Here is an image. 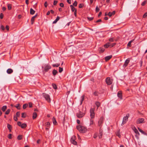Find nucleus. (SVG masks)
<instances>
[{"label":"nucleus","instance_id":"obj_39","mask_svg":"<svg viewBox=\"0 0 147 147\" xmlns=\"http://www.w3.org/2000/svg\"><path fill=\"white\" fill-rule=\"evenodd\" d=\"M81 100L80 105H82V104L83 101L84 100V95L82 96H81Z\"/></svg>","mask_w":147,"mask_h":147},{"label":"nucleus","instance_id":"obj_12","mask_svg":"<svg viewBox=\"0 0 147 147\" xmlns=\"http://www.w3.org/2000/svg\"><path fill=\"white\" fill-rule=\"evenodd\" d=\"M130 61V60L129 58H128L124 62V63L123 65V67H126Z\"/></svg>","mask_w":147,"mask_h":147},{"label":"nucleus","instance_id":"obj_1","mask_svg":"<svg viewBox=\"0 0 147 147\" xmlns=\"http://www.w3.org/2000/svg\"><path fill=\"white\" fill-rule=\"evenodd\" d=\"M77 129L81 133H84L85 132L87 131L86 128L84 126L81 125L77 126Z\"/></svg>","mask_w":147,"mask_h":147},{"label":"nucleus","instance_id":"obj_35","mask_svg":"<svg viewBox=\"0 0 147 147\" xmlns=\"http://www.w3.org/2000/svg\"><path fill=\"white\" fill-rule=\"evenodd\" d=\"M17 138L18 140H21L22 139V136L21 135H19L18 136Z\"/></svg>","mask_w":147,"mask_h":147},{"label":"nucleus","instance_id":"obj_44","mask_svg":"<svg viewBox=\"0 0 147 147\" xmlns=\"http://www.w3.org/2000/svg\"><path fill=\"white\" fill-rule=\"evenodd\" d=\"M77 5V1H75L74 3H73V6H76Z\"/></svg>","mask_w":147,"mask_h":147},{"label":"nucleus","instance_id":"obj_3","mask_svg":"<svg viewBox=\"0 0 147 147\" xmlns=\"http://www.w3.org/2000/svg\"><path fill=\"white\" fill-rule=\"evenodd\" d=\"M104 121V118L102 116L99 119L98 122V125L100 127V128L101 129L102 126Z\"/></svg>","mask_w":147,"mask_h":147},{"label":"nucleus","instance_id":"obj_49","mask_svg":"<svg viewBox=\"0 0 147 147\" xmlns=\"http://www.w3.org/2000/svg\"><path fill=\"white\" fill-rule=\"evenodd\" d=\"M143 18H147V12L145 13L143 16Z\"/></svg>","mask_w":147,"mask_h":147},{"label":"nucleus","instance_id":"obj_48","mask_svg":"<svg viewBox=\"0 0 147 147\" xmlns=\"http://www.w3.org/2000/svg\"><path fill=\"white\" fill-rule=\"evenodd\" d=\"M146 1H143V2H142L141 4V5L142 6H144L145 4H146Z\"/></svg>","mask_w":147,"mask_h":147},{"label":"nucleus","instance_id":"obj_62","mask_svg":"<svg viewBox=\"0 0 147 147\" xmlns=\"http://www.w3.org/2000/svg\"><path fill=\"white\" fill-rule=\"evenodd\" d=\"M8 138L10 139L11 138V134H9L8 135Z\"/></svg>","mask_w":147,"mask_h":147},{"label":"nucleus","instance_id":"obj_17","mask_svg":"<svg viewBox=\"0 0 147 147\" xmlns=\"http://www.w3.org/2000/svg\"><path fill=\"white\" fill-rule=\"evenodd\" d=\"M92 119H90V125L91 126L94 124V121Z\"/></svg>","mask_w":147,"mask_h":147},{"label":"nucleus","instance_id":"obj_56","mask_svg":"<svg viewBox=\"0 0 147 147\" xmlns=\"http://www.w3.org/2000/svg\"><path fill=\"white\" fill-rule=\"evenodd\" d=\"M3 14L2 13H1V14H0V18H1V19H3Z\"/></svg>","mask_w":147,"mask_h":147},{"label":"nucleus","instance_id":"obj_33","mask_svg":"<svg viewBox=\"0 0 147 147\" xmlns=\"http://www.w3.org/2000/svg\"><path fill=\"white\" fill-rule=\"evenodd\" d=\"M11 4H8V5H7V7H8V9L9 10H10L11 9Z\"/></svg>","mask_w":147,"mask_h":147},{"label":"nucleus","instance_id":"obj_38","mask_svg":"<svg viewBox=\"0 0 147 147\" xmlns=\"http://www.w3.org/2000/svg\"><path fill=\"white\" fill-rule=\"evenodd\" d=\"M60 65V64L56 63L55 64H53L52 65V66L53 67H57Z\"/></svg>","mask_w":147,"mask_h":147},{"label":"nucleus","instance_id":"obj_15","mask_svg":"<svg viewBox=\"0 0 147 147\" xmlns=\"http://www.w3.org/2000/svg\"><path fill=\"white\" fill-rule=\"evenodd\" d=\"M112 57V55L108 56L105 57V60L106 61H107L110 59Z\"/></svg>","mask_w":147,"mask_h":147},{"label":"nucleus","instance_id":"obj_34","mask_svg":"<svg viewBox=\"0 0 147 147\" xmlns=\"http://www.w3.org/2000/svg\"><path fill=\"white\" fill-rule=\"evenodd\" d=\"M35 18V16H34L32 17V18L31 21V24H33Z\"/></svg>","mask_w":147,"mask_h":147},{"label":"nucleus","instance_id":"obj_8","mask_svg":"<svg viewBox=\"0 0 147 147\" xmlns=\"http://www.w3.org/2000/svg\"><path fill=\"white\" fill-rule=\"evenodd\" d=\"M76 137L75 136H73L71 139V141L73 144L76 145L77 144V142L75 141Z\"/></svg>","mask_w":147,"mask_h":147},{"label":"nucleus","instance_id":"obj_40","mask_svg":"<svg viewBox=\"0 0 147 147\" xmlns=\"http://www.w3.org/2000/svg\"><path fill=\"white\" fill-rule=\"evenodd\" d=\"M10 109H8L7 111L5 112V114L6 115H8L9 114L10 112Z\"/></svg>","mask_w":147,"mask_h":147},{"label":"nucleus","instance_id":"obj_14","mask_svg":"<svg viewBox=\"0 0 147 147\" xmlns=\"http://www.w3.org/2000/svg\"><path fill=\"white\" fill-rule=\"evenodd\" d=\"M99 135H98V137L99 138L101 139L102 138V133H103V131L100 128L99 130Z\"/></svg>","mask_w":147,"mask_h":147},{"label":"nucleus","instance_id":"obj_20","mask_svg":"<svg viewBox=\"0 0 147 147\" xmlns=\"http://www.w3.org/2000/svg\"><path fill=\"white\" fill-rule=\"evenodd\" d=\"M57 73H58V72L55 69H54L53 70V71H52V73H53V75L54 76H55L57 74Z\"/></svg>","mask_w":147,"mask_h":147},{"label":"nucleus","instance_id":"obj_6","mask_svg":"<svg viewBox=\"0 0 147 147\" xmlns=\"http://www.w3.org/2000/svg\"><path fill=\"white\" fill-rule=\"evenodd\" d=\"M95 108H91L90 110V119H93L94 117Z\"/></svg>","mask_w":147,"mask_h":147},{"label":"nucleus","instance_id":"obj_23","mask_svg":"<svg viewBox=\"0 0 147 147\" xmlns=\"http://www.w3.org/2000/svg\"><path fill=\"white\" fill-rule=\"evenodd\" d=\"M60 18V17L59 16H57L56 19L53 22V23H56L59 20Z\"/></svg>","mask_w":147,"mask_h":147},{"label":"nucleus","instance_id":"obj_24","mask_svg":"<svg viewBox=\"0 0 147 147\" xmlns=\"http://www.w3.org/2000/svg\"><path fill=\"white\" fill-rule=\"evenodd\" d=\"M138 129L139 131L145 135H146V133H145L143 130L140 129V128L138 127Z\"/></svg>","mask_w":147,"mask_h":147},{"label":"nucleus","instance_id":"obj_5","mask_svg":"<svg viewBox=\"0 0 147 147\" xmlns=\"http://www.w3.org/2000/svg\"><path fill=\"white\" fill-rule=\"evenodd\" d=\"M129 117V114H127L126 116H124L123 117L122 123L121 124V125H123L124 124L126 123V122L127 121L128 118Z\"/></svg>","mask_w":147,"mask_h":147},{"label":"nucleus","instance_id":"obj_50","mask_svg":"<svg viewBox=\"0 0 147 147\" xmlns=\"http://www.w3.org/2000/svg\"><path fill=\"white\" fill-rule=\"evenodd\" d=\"M115 45H116V43H112V44H110V47H112L113 46H114Z\"/></svg>","mask_w":147,"mask_h":147},{"label":"nucleus","instance_id":"obj_4","mask_svg":"<svg viewBox=\"0 0 147 147\" xmlns=\"http://www.w3.org/2000/svg\"><path fill=\"white\" fill-rule=\"evenodd\" d=\"M42 95L45 98L46 100L49 103H50L51 102V98L50 96L47 94L45 93H43Z\"/></svg>","mask_w":147,"mask_h":147},{"label":"nucleus","instance_id":"obj_58","mask_svg":"<svg viewBox=\"0 0 147 147\" xmlns=\"http://www.w3.org/2000/svg\"><path fill=\"white\" fill-rule=\"evenodd\" d=\"M60 6L61 7H64V4L63 3H61L59 4Z\"/></svg>","mask_w":147,"mask_h":147},{"label":"nucleus","instance_id":"obj_52","mask_svg":"<svg viewBox=\"0 0 147 147\" xmlns=\"http://www.w3.org/2000/svg\"><path fill=\"white\" fill-rule=\"evenodd\" d=\"M17 124L19 126L21 127L22 125L20 121H18L17 122Z\"/></svg>","mask_w":147,"mask_h":147},{"label":"nucleus","instance_id":"obj_30","mask_svg":"<svg viewBox=\"0 0 147 147\" xmlns=\"http://www.w3.org/2000/svg\"><path fill=\"white\" fill-rule=\"evenodd\" d=\"M99 49V52L100 53H103L105 51V49L103 48L100 47Z\"/></svg>","mask_w":147,"mask_h":147},{"label":"nucleus","instance_id":"obj_53","mask_svg":"<svg viewBox=\"0 0 147 147\" xmlns=\"http://www.w3.org/2000/svg\"><path fill=\"white\" fill-rule=\"evenodd\" d=\"M13 119L14 120L16 121H17L18 120L17 117H16L15 115L14 116Z\"/></svg>","mask_w":147,"mask_h":147},{"label":"nucleus","instance_id":"obj_42","mask_svg":"<svg viewBox=\"0 0 147 147\" xmlns=\"http://www.w3.org/2000/svg\"><path fill=\"white\" fill-rule=\"evenodd\" d=\"M63 71V68H61L60 67H59V73H61Z\"/></svg>","mask_w":147,"mask_h":147},{"label":"nucleus","instance_id":"obj_10","mask_svg":"<svg viewBox=\"0 0 147 147\" xmlns=\"http://www.w3.org/2000/svg\"><path fill=\"white\" fill-rule=\"evenodd\" d=\"M144 119L143 118H139L136 121V123L140 124L144 122Z\"/></svg>","mask_w":147,"mask_h":147},{"label":"nucleus","instance_id":"obj_45","mask_svg":"<svg viewBox=\"0 0 147 147\" xmlns=\"http://www.w3.org/2000/svg\"><path fill=\"white\" fill-rule=\"evenodd\" d=\"M46 126L47 127H50V123L49 122H47L46 123Z\"/></svg>","mask_w":147,"mask_h":147},{"label":"nucleus","instance_id":"obj_7","mask_svg":"<svg viewBox=\"0 0 147 147\" xmlns=\"http://www.w3.org/2000/svg\"><path fill=\"white\" fill-rule=\"evenodd\" d=\"M51 68V66L48 64L46 65L44 67V69L43 70V72H47Z\"/></svg>","mask_w":147,"mask_h":147},{"label":"nucleus","instance_id":"obj_47","mask_svg":"<svg viewBox=\"0 0 147 147\" xmlns=\"http://www.w3.org/2000/svg\"><path fill=\"white\" fill-rule=\"evenodd\" d=\"M20 112H18L16 113V117H19L20 116Z\"/></svg>","mask_w":147,"mask_h":147},{"label":"nucleus","instance_id":"obj_25","mask_svg":"<svg viewBox=\"0 0 147 147\" xmlns=\"http://www.w3.org/2000/svg\"><path fill=\"white\" fill-rule=\"evenodd\" d=\"M35 11L32 8H31L30 10V13L31 15H33Z\"/></svg>","mask_w":147,"mask_h":147},{"label":"nucleus","instance_id":"obj_64","mask_svg":"<svg viewBox=\"0 0 147 147\" xmlns=\"http://www.w3.org/2000/svg\"><path fill=\"white\" fill-rule=\"evenodd\" d=\"M5 28L8 31L9 28V26L8 25H6L5 27Z\"/></svg>","mask_w":147,"mask_h":147},{"label":"nucleus","instance_id":"obj_11","mask_svg":"<svg viewBox=\"0 0 147 147\" xmlns=\"http://www.w3.org/2000/svg\"><path fill=\"white\" fill-rule=\"evenodd\" d=\"M106 83L108 85H110L112 83V82L110 80V78L109 77H107L105 80Z\"/></svg>","mask_w":147,"mask_h":147},{"label":"nucleus","instance_id":"obj_21","mask_svg":"<svg viewBox=\"0 0 147 147\" xmlns=\"http://www.w3.org/2000/svg\"><path fill=\"white\" fill-rule=\"evenodd\" d=\"M104 47L106 48H108L109 47H110V43L108 42L105 44L104 45Z\"/></svg>","mask_w":147,"mask_h":147},{"label":"nucleus","instance_id":"obj_63","mask_svg":"<svg viewBox=\"0 0 147 147\" xmlns=\"http://www.w3.org/2000/svg\"><path fill=\"white\" fill-rule=\"evenodd\" d=\"M67 2L69 4H70L71 3V0H67Z\"/></svg>","mask_w":147,"mask_h":147},{"label":"nucleus","instance_id":"obj_29","mask_svg":"<svg viewBox=\"0 0 147 147\" xmlns=\"http://www.w3.org/2000/svg\"><path fill=\"white\" fill-rule=\"evenodd\" d=\"M7 127L8 129L9 130V131L10 132L11 131V129L12 128V127L9 124H7Z\"/></svg>","mask_w":147,"mask_h":147},{"label":"nucleus","instance_id":"obj_31","mask_svg":"<svg viewBox=\"0 0 147 147\" xmlns=\"http://www.w3.org/2000/svg\"><path fill=\"white\" fill-rule=\"evenodd\" d=\"M95 104L97 107V109H98V107L100 106V102H96Z\"/></svg>","mask_w":147,"mask_h":147},{"label":"nucleus","instance_id":"obj_37","mask_svg":"<svg viewBox=\"0 0 147 147\" xmlns=\"http://www.w3.org/2000/svg\"><path fill=\"white\" fill-rule=\"evenodd\" d=\"M28 106V104H24L23 106V108L24 109H25Z\"/></svg>","mask_w":147,"mask_h":147},{"label":"nucleus","instance_id":"obj_51","mask_svg":"<svg viewBox=\"0 0 147 147\" xmlns=\"http://www.w3.org/2000/svg\"><path fill=\"white\" fill-rule=\"evenodd\" d=\"M84 5L82 3H80L79 4V8H81L83 7Z\"/></svg>","mask_w":147,"mask_h":147},{"label":"nucleus","instance_id":"obj_43","mask_svg":"<svg viewBox=\"0 0 147 147\" xmlns=\"http://www.w3.org/2000/svg\"><path fill=\"white\" fill-rule=\"evenodd\" d=\"M87 19L89 21H91L94 18L88 17Z\"/></svg>","mask_w":147,"mask_h":147},{"label":"nucleus","instance_id":"obj_59","mask_svg":"<svg viewBox=\"0 0 147 147\" xmlns=\"http://www.w3.org/2000/svg\"><path fill=\"white\" fill-rule=\"evenodd\" d=\"M93 94L95 96H98V92H95Z\"/></svg>","mask_w":147,"mask_h":147},{"label":"nucleus","instance_id":"obj_9","mask_svg":"<svg viewBox=\"0 0 147 147\" xmlns=\"http://www.w3.org/2000/svg\"><path fill=\"white\" fill-rule=\"evenodd\" d=\"M133 130L134 132L136 134V135H135L137 139H139V136H140L139 133L138 132L137 129L135 127H134V129Z\"/></svg>","mask_w":147,"mask_h":147},{"label":"nucleus","instance_id":"obj_19","mask_svg":"<svg viewBox=\"0 0 147 147\" xmlns=\"http://www.w3.org/2000/svg\"><path fill=\"white\" fill-rule=\"evenodd\" d=\"M13 72V70L11 69H8L7 71V72L8 74H11Z\"/></svg>","mask_w":147,"mask_h":147},{"label":"nucleus","instance_id":"obj_28","mask_svg":"<svg viewBox=\"0 0 147 147\" xmlns=\"http://www.w3.org/2000/svg\"><path fill=\"white\" fill-rule=\"evenodd\" d=\"M134 39H133V40H131L130 41H129L128 42V43L127 44V46L129 47H131V42H133V41H134Z\"/></svg>","mask_w":147,"mask_h":147},{"label":"nucleus","instance_id":"obj_41","mask_svg":"<svg viewBox=\"0 0 147 147\" xmlns=\"http://www.w3.org/2000/svg\"><path fill=\"white\" fill-rule=\"evenodd\" d=\"M26 117V114L25 113H22V117L25 118Z\"/></svg>","mask_w":147,"mask_h":147},{"label":"nucleus","instance_id":"obj_26","mask_svg":"<svg viewBox=\"0 0 147 147\" xmlns=\"http://www.w3.org/2000/svg\"><path fill=\"white\" fill-rule=\"evenodd\" d=\"M27 125L26 123H23L22 124L21 126V127L22 128H25L26 127Z\"/></svg>","mask_w":147,"mask_h":147},{"label":"nucleus","instance_id":"obj_32","mask_svg":"<svg viewBox=\"0 0 147 147\" xmlns=\"http://www.w3.org/2000/svg\"><path fill=\"white\" fill-rule=\"evenodd\" d=\"M15 107L17 108L18 109H20V104H18L15 106H14Z\"/></svg>","mask_w":147,"mask_h":147},{"label":"nucleus","instance_id":"obj_27","mask_svg":"<svg viewBox=\"0 0 147 147\" xmlns=\"http://www.w3.org/2000/svg\"><path fill=\"white\" fill-rule=\"evenodd\" d=\"M37 114L36 112H34L32 115V118L33 119H35L37 117Z\"/></svg>","mask_w":147,"mask_h":147},{"label":"nucleus","instance_id":"obj_36","mask_svg":"<svg viewBox=\"0 0 147 147\" xmlns=\"http://www.w3.org/2000/svg\"><path fill=\"white\" fill-rule=\"evenodd\" d=\"M52 86L53 87L54 89H57V86L55 84H53Z\"/></svg>","mask_w":147,"mask_h":147},{"label":"nucleus","instance_id":"obj_61","mask_svg":"<svg viewBox=\"0 0 147 147\" xmlns=\"http://www.w3.org/2000/svg\"><path fill=\"white\" fill-rule=\"evenodd\" d=\"M109 41H110L111 42H113L114 41V39H113V38H110L109 39Z\"/></svg>","mask_w":147,"mask_h":147},{"label":"nucleus","instance_id":"obj_55","mask_svg":"<svg viewBox=\"0 0 147 147\" xmlns=\"http://www.w3.org/2000/svg\"><path fill=\"white\" fill-rule=\"evenodd\" d=\"M32 104L31 102H29V106L30 108H31L32 107Z\"/></svg>","mask_w":147,"mask_h":147},{"label":"nucleus","instance_id":"obj_22","mask_svg":"<svg viewBox=\"0 0 147 147\" xmlns=\"http://www.w3.org/2000/svg\"><path fill=\"white\" fill-rule=\"evenodd\" d=\"M70 6L71 8V10L72 11H75L76 10H77L74 7L73 5H70Z\"/></svg>","mask_w":147,"mask_h":147},{"label":"nucleus","instance_id":"obj_18","mask_svg":"<svg viewBox=\"0 0 147 147\" xmlns=\"http://www.w3.org/2000/svg\"><path fill=\"white\" fill-rule=\"evenodd\" d=\"M7 109V106L6 105L3 106L1 108V109L3 112L5 111Z\"/></svg>","mask_w":147,"mask_h":147},{"label":"nucleus","instance_id":"obj_46","mask_svg":"<svg viewBox=\"0 0 147 147\" xmlns=\"http://www.w3.org/2000/svg\"><path fill=\"white\" fill-rule=\"evenodd\" d=\"M96 12H98L99 10H100V9H99V8L98 7V6H97L96 8Z\"/></svg>","mask_w":147,"mask_h":147},{"label":"nucleus","instance_id":"obj_57","mask_svg":"<svg viewBox=\"0 0 147 147\" xmlns=\"http://www.w3.org/2000/svg\"><path fill=\"white\" fill-rule=\"evenodd\" d=\"M57 2H58L57 1H54L53 5H56L57 4Z\"/></svg>","mask_w":147,"mask_h":147},{"label":"nucleus","instance_id":"obj_13","mask_svg":"<svg viewBox=\"0 0 147 147\" xmlns=\"http://www.w3.org/2000/svg\"><path fill=\"white\" fill-rule=\"evenodd\" d=\"M117 96L121 99H122V92L119 91L117 93Z\"/></svg>","mask_w":147,"mask_h":147},{"label":"nucleus","instance_id":"obj_54","mask_svg":"<svg viewBox=\"0 0 147 147\" xmlns=\"http://www.w3.org/2000/svg\"><path fill=\"white\" fill-rule=\"evenodd\" d=\"M0 28L2 30H5L4 27L3 25H1Z\"/></svg>","mask_w":147,"mask_h":147},{"label":"nucleus","instance_id":"obj_2","mask_svg":"<svg viewBox=\"0 0 147 147\" xmlns=\"http://www.w3.org/2000/svg\"><path fill=\"white\" fill-rule=\"evenodd\" d=\"M86 110L85 111L82 110V111H79V112L76 113V116L78 118H81L82 117L85 115Z\"/></svg>","mask_w":147,"mask_h":147},{"label":"nucleus","instance_id":"obj_16","mask_svg":"<svg viewBox=\"0 0 147 147\" xmlns=\"http://www.w3.org/2000/svg\"><path fill=\"white\" fill-rule=\"evenodd\" d=\"M53 120V124L55 125H57V122L56 121V120L55 119V118L54 117H53L52 119Z\"/></svg>","mask_w":147,"mask_h":147},{"label":"nucleus","instance_id":"obj_60","mask_svg":"<svg viewBox=\"0 0 147 147\" xmlns=\"http://www.w3.org/2000/svg\"><path fill=\"white\" fill-rule=\"evenodd\" d=\"M108 15L110 17H111L112 15V14L111 12H109L108 13Z\"/></svg>","mask_w":147,"mask_h":147}]
</instances>
